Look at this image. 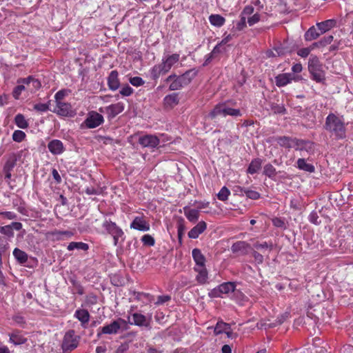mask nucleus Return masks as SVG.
Returning <instances> with one entry per match:
<instances>
[{"label": "nucleus", "instance_id": "f257e3e1", "mask_svg": "<svg viewBox=\"0 0 353 353\" xmlns=\"http://www.w3.org/2000/svg\"><path fill=\"white\" fill-rule=\"evenodd\" d=\"M325 129L336 139H343L346 137L344 121L334 113H330L326 117Z\"/></svg>", "mask_w": 353, "mask_h": 353}, {"label": "nucleus", "instance_id": "f03ea898", "mask_svg": "<svg viewBox=\"0 0 353 353\" xmlns=\"http://www.w3.org/2000/svg\"><path fill=\"white\" fill-rule=\"evenodd\" d=\"M308 70L312 79L316 82H322L325 80V72L323 65L319 58L316 56H311L308 61Z\"/></svg>", "mask_w": 353, "mask_h": 353}, {"label": "nucleus", "instance_id": "7ed1b4c3", "mask_svg": "<svg viewBox=\"0 0 353 353\" xmlns=\"http://www.w3.org/2000/svg\"><path fill=\"white\" fill-rule=\"evenodd\" d=\"M228 115L238 117L241 116V110L229 108L225 103H219L215 105L213 110L209 113V117L212 119H215L218 116L226 117Z\"/></svg>", "mask_w": 353, "mask_h": 353}, {"label": "nucleus", "instance_id": "20e7f679", "mask_svg": "<svg viewBox=\"0 0 353 353\" xmlns=\"http://www.w3.org/2000/svg\"><path fill=\"white\" fill-rule=\"evenodd\" d=\"M80 336L75 334L74 330L68 331L63 337L61 347L63 352H70L79 345Z\"/></svg>", "mask_w": 353, "mask_h": 353}, {"label": "nucleus", "instance_id": "39448f33", "mask_svg": "<svg viewBox=\"0 0 353 353\" xmlns=\"http://www.w3.org/2000/svg\"><path fill=\"white\" fill-rule=\"evenodd\" d=\"M163 137V134H160L159 137L154 134H145L139 137L138 143L143 148L153 149L160 144L161 138Z\"/></svg>", "mask_w": 353, "mask_h": 353}, {"label": "nucleus", "instance_id": "423d86ee", "mask_svg": "<svg viewBox=\"0 0 353 353\" xmlns=\"http://www.w3.org/2000/svg\"><path fill=\"white\" fill-rule=\"evenodd\" d=\"M99 110L101 113H105L108 119L110 121L124 110V104L119 102L104 108H100Z\"/></svg>", "mask_w": 353, "mask_h": 353}, {"label": "nucleus", "instance_id": "0eeeda50", "mask_svg": "<svg viewBox=\"0 0 353 353\" xmlns=\"http://www.w3.org/2000/svg\"><path fill=\"white\" fill-rule=\"evenodd\" d=\"M103 121V117L101 114L95 111H90L88 112L84 123L88 128H95L101 125Z\"/></svg>", "mask_w": 353, "mask_h": 353}, {"label": "nucleus", "instance_id": "6e6552de", "mask_svg": "<svg viewBox=\"0 0 353 353\" xmlns=\"http://www.w3.org/2000/svg\"><path fill=\"white\" fill-rule=\"evenodd\" d=\"M130 228L141 232L150 230V225L143 216H135L130 223Z\"/></svg>", "mask_w": 353, "mask_h": 353}, {"label": "nucleus", "instance_id": "1a4fd4ad", "mask_svg": "<svg viewBox=\"0 0 353 353\" xmlns=\"http://www.w3.org/2000/svg\"><path fill=\"white\" fill-rule=\"evenodd\" d=\"M57 110L54 112L62 117H74L75 112L73 111L72 105L69 103H57Z\"/></svg>", "mask_w": 353, "mask_h": 353}, {"label": "nucleus", "instance_id": "9d476101", "mask_svg": "<svg viewBox=\"0 0 353 353\" xmlns=\"http://www.w3.org/2000/svg\"><path fill=\"white\" fill-rule=\"evenodd\" d=\"M102 227L105 230L108 234L112 235H118L119 234H124L122 229L119 227L115 222L112 221L111 220L105 219Z\"/></svg>", "mask_w": 353, "mask_h": 353}, {"label": "nucleus", "instance_id": "9b49d317", "mask_svg": "<svg viewBox=\"0 0 353 353\" xmlns=\"http://www.w3.org/2000/svg\"><path fill=\"white\" fill-rule=\"evenodd\" d=\"M49 151L54 155H58L63 153L65 150L63 143L58 139H53L48 143Z\"/></svg>", "mask_w": 353, "mask_h": 353}, {"label": "nucleus", "instance_id": "f8f14e48", "mask_svg": "<svg viewBox=\"0 0 353 353\" xmlns=\"http://www.w3.org/2000/svg\"><path fill=\"white\" fill-rule=\"evenodd\" d=\"M119 73L117 70L110 72L108 77V85L110 90L115 91L120 86V81L119 79Z\"/></svg>", "mask_w": 353, "mask_h": 353}, {"label": "nucleus", "instance_id": "ddd939ff", "mask_svg": "<svg viewBox=\"0 0 353 353\" xmlns=\"http://www.w3.org/2000/svg\"><path fill=\"white\" fill-rule=\"evenodd\" d=\"M207 228V225L204 221H200L197 225L193 227L188 232V237L190 239H196L199 234L203 233Z\"/></svg>", "mask_w": 353, "mask_h": 353}, {"label": "nucleus", "instance_id": "4468645a", "mask_svg": "<svg viewBox=\"0 0 353 353\" xmlns=\"http://www.w3.org/2000/svg\"><path fill=\"white\" fill-rule=\"evenodd\" d=\"M132 322H130V324H134L137 326H144L146 327H150V322L147 320L146 316L143 314L139 313H134L132 315Z\"/></svg>", "mask_w": 353, "mask_h": 353}, {"label": "nucleus", "instance_id": "2eb2a0df", "mask_svg": "<svg viewBox=\"0 0 353 353\" xmlns=\"http://www.w3.org/2000/svg\"><path fill=\"white\" fill-rule=\"evenodd\" d=\"M314 143L309 141L299 140L297 139L296 141L295 149L300 151H306L307 152H311L314 150Z\"/></svg>", "mask_w": 353, "mask_h": 353}, {"label": "nucleus", "instance_id": "dca6fc26", "mask_svg": "<svg viewBox=\"0 0 353 353\" xmlns=\"http://www.w3.org/2000/svg\"><path fill=\"white\" fill-rule=\"evenodd\" d=\"M276 141L280 146L286 148H295L296 141H297V139H291L290 137L283 136L277 137Z\"/></svg>", "mask_w": 353, "mask_h": 353}, {"label": "nucleus", "instance_id": "f3484780", "mask_svg": "<svg viewBox=\"0 0 353 353\" xmlns=\"http://www.w3.org/2000/svg\"><path fill=\"white\" fill-rule=\"evenodd\" d=\"M165 81L166 83H170L169 85V90L171 91H175L183 88L180 81L177 79V75L176 74H172L168 76L165 79Z\"/></svg>", "mask_w": 353, "mask_h": 353}, {"label": "nucleus", "instance_id": "a211bd4d", "mask_svg": "<svg viewBox=\"0 0 353 353\" xmlns=\"http://www.w3.org/2000/svg\"><path fill=\"white\" fill-rule=\"evenodd\" d=\"M74 316L81 322L83 327H84L85 324H87L90 320V314L88 311L85 309L77 310Z\"/></svg>", "mask_w": 353, "mask_h": 353}, {"label": "nucleus", "instance_id": "6ab92c4d", "mask_svg": "<svg viewBox=\"0 0 353 353\" xmlns=\"http://www.w3.org/2000/svg\"><path fill=\"white\" fill-rule=\"evenodd\" d=\"M120 332V327L117 321H113L110 324L102 327V332L105 334H116Z\"/></svg>", "mask_w": 353, "mask_h": 353}, {"label": "nucleus", "instance_id": "aec40b11", "mask_svg": "<svg viewBox=\"0 0 353 353\" xmlns=\"http://www.w3.org/2000/svg\"><path fill=\"white\" fill-rule=\"evenodd\" d=\"M192 257L198 268L205 267V258L201 253V250L198 248H194L192 250Z\"/></svg>", "mask_w": 353, "mask_h": 353}, {"label": "nucleus", "instance_id": "412c9836", "mask_svg": "<svg viewBox=\"0 0 353 353\" xmlns=\"http://www.w3.org/2000/svg\"><path fill=\"white\" fill-rule=\"evenodd\" d=\"M183 212L187 219L192 223H195L199 219V212L198 210L190 209L188 206L183 208Z\"/></svg>", "mask_w": 353, "mask_h": 353}, {"label": "nucleus", "instance_id": "4be33fe9", "mask_svg": "<svg viewBox=\"0 0 353 353\" xmlns=\"http://www.w3.org/2000/svg\"><path fill=\"white\" fill-rule=\"evenodd\" d=\"M296 167L299 170L307 172L309 173H312L315 171L314 166L311 163H307L306 160L302 158H300L297 160Z\"/></svg>", "mask_w": 353, "mask_h": 353}, {"label": "nucleus", "instance_id": "5701e85b", "mask_svg": "<svg viewBox=\"0 0 353 353\" xmlns=\"http://www.w3.org/2000/svg\"><path fill=\"white\" fill-rule=\"evenodd\" d=\"M292 74L290 73H284L279 74L276 77V84L279 87H283L291 82Z\"/></svg>", "mask_w": 353, "mask_h": 353}, {"label": "nucleus", "instance_id": "b1692460", "mask_svg": "<svg viewBox=\"0 0 353 353\" xmlns=\"http://www.w3.org/2000/svg\"><path fill=\"white\" fill-rule=\"evenodd\" d=\"M17 161V156L14 153L11 154L5 163L3 168V172H12Z\"/></svg>", "mask_w": 353, "mask_h": 353}, {"label": "nucleus", "instance_id": "393cba45", "mask_svg": "<svg viewBox=\"0 0 353 353\" xmlns=\"http://www.w3.org/2000/svg\"><path fill=\"white\" fill-rule=\"evenodd\" d=\"M13 256L20 264L26 263L28 259V255L24 251L17 248L13 250Z\"/></svg>", "mask_w": 353, "mask_h": 353}, {"label": "nucleus", "instance_id": "a878e982", "mask_svg": "<svg viewBox=\"0 0 353 353\" xmlns=\"http://www.w3.org/2000/svg\"><path fill=\"white\" fill-rule=\"evenodd\" d=\"M178 96L179 94L175 92L165 96L163 99L165 105L171 108L177 105L179 101Z\"/></svg>", "mask_w": 353, "mask_h": 353}, {"label": "nucleus", "instance_id": "bb28decb", "mask_svg": "<svg viewBox=\"0 0 353 353\" xmlns=\"http://www.w3.org/2000/svg\"><path fill=\"white\" fill-rule=\"evenodd\" d=\"M209 21L214 26L221 27L224 25L225 19L220 14H214L209 17Z\"/></svg>", "mask_w": 353, "mask_h": 353}, {"label": "nucleus", "instance_id": "cd10ccee", "mask_svg": "<svg viewBox=\"0 0 353 353\" xmlns=\"http://www.w3.org/2000/svg\"><path fill=\"white\" fill-rule=\"evenodd\" d=\"M231 327L229 323H225L223 321H219L214 329L215 335H219L225 333L228 330H230Z\"/></svg>", "mask_w": 353, "mask_h": 353}, {"label": "nucleus", "instance_id": "c85d7f7f", "mask_svg": "<svg viewBox=\"0 0 353 353\" xmlns=\"http://www.w3.org/2000/svg\"><path fill=\"white\" fill-rule=\"evenodd\" d=\"M199 70L196 68H192L186 72H185L183 74H182L181 76L186 82L187 85H189L193 79L196 77V76L198 74Z\"/></svg>", "mask_w": 353, "mask_h": 353}, {"label": "nucleus", "instance_id": "c756f323", "mask_svg": "<svg viewBox=\"0 0 353 353\" xmlns=\"http://www.w3.org/2000/svg\"><path fill=\"white\" fill-rule=\"evenodd\" d=\"M194 270L198 272L199 274L196 276V281L201 284H203L208 279V272L205 267L203 268H194Z\"/></svg>", "mask_w": 353, "mask_h": 353}, {"label": "nucleus", "instance_id": "7c9ffc66", "mask_svg": "<svg viewBox=\"0 0 353 353\" xmlns=\"http://www.w3.org/2000/svg\"><path fill=\"white\" fill-rule=\"evenodd\" d=\"M14 123L18 128L21 129H26L29 126L28 121L22 114H17L15 116Z\"/></svg>", "mask_w": 353, "mask_h": 353}, {"label": "nucleus", "instance_id": "2f4dec72", "mask_svg": "<svg viewBox=\"0 0 353 353\" xmlns=\"http://www.w3.org/2000/svg\"><path fill=\"white\" fill-rule=\"evenodd\" d=\"M334 20H326L325 21L317 23L316 26L321 33L323 34L330 30L334 26Z\"/></svg>", "mask_w": 353, "mask_h": 353}, {"label": "nucleus", "instance_id": "473e14b6", "mask_svg": "<svg viewBox=\"0 0 353 353\" xmlns=\"http://www.w3.org/2000/svg\"><path fill=\"white\" fill-rule=\"evenodd\" d=\"M321 34V32H319L314 27H312L305 33L304 37L306 41H310L317 39Z\"/></svg>", "mask_w": 353, "mask_h": 353}, {"label": "nucleus", "instance_id": "72a5a7b5", "mask_svg": "<svg viewBox=\"0 0 353 353\" xmlns=\"http://www.w3.org/2000/svg\"><path fill=\"white\" fill-rule=\"evenodd\" d=\"M10 341L13 344L17 345L24 344L27 341V339L19 333H12L10 335Z\"/></svg>", "mask_w": 353, "mask_h": 353}, {"label": "nucleus", "instance_id": "f704fd0d", "mask_svg": "<svg viewBox=\"0 0 353 353\" xmlns=\"http://www.w3.org/2000/svg\"><path fill=\"white\" fill-rule=\"evenodd\" d=\"M67 249L69 251L73 250L74 249L86 251L89 249V245L88 244L83 242H71L68 244Z\"/></svg>", "mask_w": 353, "mask_h": 353}, {"label": "nucleus", "instance_id": "c9c22d12", "mask_svg": "<svg viewBox=\"0 0 353 353\" xmlns=\"http://www.w3.org/2000/svg\"><path fill=\"white\" fill-rule=\"evenodd\" d=\"M162 59L171 69L172 67L179 61V54L176 53L172 54V55H169L167 57H163Z\"/></svg>", "mask_w": 353, "mask_h": 353}, {"label": "nucleus", "instance_id": "e433bc0d", "mask_svg": "<svg viewBox=\"0 0 353 353\" xmlns=\"http://www.w3.org/2000/svg\"><path fill=\"white\" fill-rule=\"evenodd\" d=\"M261 167V160L259 159H254L250 164L248 168V172L250 174H254Z\"/></svg>", "mask_w": 353, "mask_h": 353}, {"label": "nucleus", "instance_id": "4c0bfd02", "mask_svg": "<svg viewBox=\"0 0 353 353\" xmlns=\"http://www.w3.org/2000/svg\"><path fill=\"white\" fill-rule=\"evenodd\" d=\"M263 174L270 179H274L276 176V171L272 164L268 163L263 168Z\"/></svg>", "mask_w": 353, "mask_h": 353}, {"label": "nucleus", "instance_id": "58836bf2", "mask_svg": "<svg viewBox=\"0 0 353 353\" xmlns=\"http://www.w3.org/2000/svg\"><path fill=\"white\" fill-rule=\"evenodd\" d=\"M219 288L221 289V292L222 294H228L230 292L234 291L235 289V285L234 283L232 282H226L223 283L219 285Z\"/></svg>", "mask_w": 353, "mask_h": 353}, {"label": "nucleus", "instance_id": "ea45409f", "mask_svg": "<svg viewBox=\"0 0 353 353\" xmlns=\"http://www.w3.org/2000/svg\"><path fill=\"white\" fill-rule=\"evenodd\" d=\"M185 221L183 218H179L177 221V234L179 241H181L182 236L184 234V231L185 230V226L184 225Z\"/></svg>", "mask_w": 353, "mask_h": 353}, {"label": "nucleus", "instance_id": "a19ab883", "mask_svg": "<svg viewBox=\"0 0 353 353\" xmlns=\"http://www.w3.org/2000/svg\"><path fill=\"white\" fill-rule=\"evenodd\" d=\"M8 247L7 240L3 237H0V265H2V255L6 253Z\"/></svg>", "mask_w": 353, "mask_h": 353}, {"label": "nucleus", "instance_id": "79ce46f5", "mask_svg": "<svg viewBox=\"0 0 353 353\" xmlns=\"http://www.w3.org/2000/svg\"><path fill=\"white\" fill-rule=\"evenodd\" d=\"M315 46H318L317 43H313V45L310 48H301L297 51V54L303 58H305L309 55L311 50H313Z\"/></svg>", "mask_w": 353, "mask_h": 353}, {"label": "nucleus", "instance_id": "37998d69", "mask_svg": "<svg viewBox=\"0 0 353 353\" xmlns=\"http://www.w3.org/2000/svg\"><path fill=\"white\" fill-rule=\"evenodd\" d=\"M26 137V133L22 130H15L12 134V139L18 143H21V141H23L25 139Z\"/></svg>", "mask_w": 353, "mask_h": 353}, {"label": "nucleus", "instance_id": "c03bdc74", "mask_svg": "<svg viewBox=\"0 0 353 353\" xmlns=\"http://www.w3.org/2000/svg\"><path fill=\"white\" fill-rule=\"evenodd\" d=\"M143 244L145 246H153L155 244L154 239L150 234H145L141 238Z\"/></svg>", "mask_w": 353, "mask_h": 353}, {"label": "nucleus", "instance_id": "a18cd8bd", "mask_svg": "<svg viewBox=\"0 0 353 353\" xmlns=\"http://www.w3.org/2000/svg\"><path fill=\"white\" fill-rule=\"evenodd\" d=\"M70 91L68 90L63 89L59 91H58L55 95L54 99L56 101V103H61V100L68 94Z\"/></svg>", "mask_w": 353, "mask_h": 353}, {"label": "nucleus", "instance_id": "49530a36", "mask_svg": "<svg viewBox=\"0 0 353 353\" xmlns=\"http://www.w3.org/2000/svg\"><path fill=\"white\" fill-rule=\"evenodd\" d=\"M230 195V190L226 187H223L219 192L217 194V197L220 201H225L227 200L228 196Z\"/></svg>", "mask_w": 353, "mask_h": 353}, {"label": "nucleus", "instance_id": "de8ad7c7", "mask_svg": "<svg viewBox=\"0 0 353 353\" xmlns=\"http://www.w3.org/2000/svg\"><path fill=\"white\" fill-rule=\"evenodd\" d=\"M0 232L8 237L14 236V232L10 225L0 227Z\"/></svg>", "mask_w": 353, "mask_h": 353}, {"label": "nucleus", "instance_id": "09e8293b", "mask_svg": "<svg viewBox=\"0 0 353 353\" xmlns=\"http://www.w3.org/2000/svg\"><path fill=\"white\" fill-rule=\"evenodd\" d=\"M228 39H223L219 43L214 46L211 53L216 56V54L221 53L223 52V44L226 43Z\"/></svg>", "mask_w": 353, "mask_h": 353}, {"label": "nucleus", "instance_id": "8fccbe9b", "mask_svg": "<svg viewBox=\"0 0 353 353\" xmlns=\"http://www.w3.org/2000/svg\"><path fill=\"white\" fill-rule=\"evenodd\" d=\"M152 79L157 80L162 74L157 65H154L150 70Z\"/></svg>", "mask_w": 353, "mask_h": 353}, {"label": "nucleus", "instance_id": "3c124183", "mask_svg": "<svg viewBox=\"0 0 353 353\" xmlns=\"http://www.w3.org/2000/svg\"><path fill=\"white\" fill-rule=\"evenodd\" d=\"M129 81L133 86L135 87L143 85L145 83V81L139 77H130Z\"/></svg>", "mask_w": 353, "mask_h": 353}, {"label": "nucleus", "instance_id": "603ef678", "mask_svg": "<svg viewBox=\"0 0 353 353\" xmlns=\"http://www.w3.org/2000/svg\"><path fill=\"white\" fill-rule=\"evenodd\" d=\"M33 108L37 112H45L49 110V103H37L34 105Z\"/></svg>", "mask_w": 353, "mask_h": 353}, {"label": "nucleus", "instance_id": "864d4df0", "mask_svg": "<svg viewBox=\"0 0 353 353\" xmlns=\"http://www.w3.org/2000/svg\"><path fill=\"white\" fill-rule=\"evenodd\" d=\"M25 90V85L19 84L17 85L13 91H12V96L15 99H18L22 92Z\"/></svg>", "mask_w": 353, "mask_h": 353}, {"label": "nucleus", "instance_id": "5fc2aeb1", "mask_svg": "<svg viewBox=\"0 0 353 353\" xmlns=\"http://www.w3.org/2000/svg\"><path fill=\"white\" fill-rule=\"evenodd\" d=\"M119 93L124 97H128L133 93V89L129 85L126 84L121 88Z\"/></svg>", "mask_w": 353, "mask_h": 353}, {"label": "nucleus", "instance_id": "6e6d98bb", "mask_svg": "<svg viewBox=\"0 0 353 353\" xmlns=\"http://www.w3.org/2000/svg\"><path fill=\"white\" fill-rule=\"evenodd\" d=\"M208 296L210 298L221 297L222 294L221 292V289L219 288V286L218 285L217 287H216L214 289H212V290H210V292H209V293H208Z\"/></svg>", "mask_w": 353, "mask_h": 353}, {"label": "nucleus", "instance_id": "4d7b16f0", "mask_svg": "<svg viewBox=\"0 0 353 353\" xmlns=\"http://www.w3.org/2000/svg\"><path fill=\"white\" fill-rule=\"evenodd\" d=\"M309 221L312 223H314L315 225H319L321 221L319 220V216L317 213L314 211L312 212L309 215Z\"/></svg>", "mask_w": 353, "mask_h": 353}, {"label": "nucleus", "instance_id": "13d9d810", "mask_svg": "<svg viewBox=\"0 0 353 353\" xmlns=\"http://www.w3.org/2000/svg\"><path fill=\"white\" fill-rule=\"evenodd\" d=\"M117 321L119 325L120 331H125L129 329L128 323L125 320H124L121 318H119L117 319Z\"/></svg>", "mask_w": 353, "mask_h": 353}, {"label": "nucleus", "instance_id": "bf43d9fd", "mask_svg": "<svg viewBox=\"0 0 353 353\" xmlns=\"http://www.w3.org/2000/svg\"><path fill=\"white\" fill-rule=\"evenodd\" d=\"M254 248L257 249V250H267V249H269L270 250H271L272 248V245H269L268 243L266 242H263V243H256L254 245Z\"/></svg>", "mask_w": 353, "mask_h": 353}, {"label": "nucleus", "instance_id": "052dcab7", "mask_svg": "<svg viewBox=\"0 0 353 353\" xmlns=\"http://www.w3.org/2000/svg\"><path fill=\"white\" fill-rule=\"evenodd\" d=\"M260 19V15L259 14L258 12L255 13L253 16L249 17L248 19V23L249 26H252L259 21Z\"/></svg>", "mask_w": 353, "mask_h": 353}, {"label": "nucleus", "instance_id": "680f3d73", "mask_svg": "<svg viewBox=\"0 0 353 353\" xmlns=\"http://www.w3.org/2000/svg\"><path fill=\"white\" fill-rule=\"evenodd\" d=\"M157 65L159 68L160 72H161L162 74H165L170 70V68L167 65V64L163 61V59L161 63L159 64H157Z\"/></svg>", "mask_w": 353, "mask_h": 353}, {"label": "nucleus", "instance_id": "e2e57ef3", "mask_svg": "<svg viewBox=\"0 0 353 353\" xmlns=\"http://www.w3.org/2000/svg\"><path fill=\"white\" fill-rule=\"evenodd\" d=\"M246 196L251 199H258L260 197V194L254 190H247L245 191Z\"/></svg>", "mask_w": 353, "mask_h": 353}, {"label": "nucleus", "instance_id": "0e129e2a", "mask_svg": "<svg viewBox=\"0 0 353 353\" xmlns=\"http://www.w3.org/2000/svg\"><path fill=\"white\" fill-rule=\"evenodd\" d=\"M0 215L7 219L12 220L17 219V214L13 212H1Z\"/></svg>", "mask_w": 353, "mask_h": 353}, {"label": "nucleus", "instance_id": "69168bd1", "mask_svg": "<svg viewBox=\"0 0 353 353\" xmlns=\"http://www.w3.org/2000/svg\"><path fill=\"white\" fill-rule=\"evenodd\" d=\"M171 299L170 296L169 295H161L159 296L157 298V301L156 302L157 305H162Z\"/></svg>", "mask_w": 353, "mask_h": 353}, {"label": "nucleus", "instance_id": "338daca9", "mask_svg": "<svg viewBox=\"0 0 353 353\" xmlns=\"http://www.w3.org/2000/svg\"><path fill=\"white\" fill-rule=\"evenodd\" d=\"M333 40V36L332 35H329V36H326V37H324L321 41H319L318 43V45L319 44L320 46H326L327 44H330Z\"/></svg>", "mask_w": 353, "mask_h": 353}, {"label": "nucleus", "instance_id": "774afa93", "mask_svg": "<svg viewBox=\"0 0 353 353\" xmlns=\"http://www.w3.org/2000/svg\"><path fill=\"white\" fill-rule=\"evenodd\" d=\"M232 191L234 196H241L243 194V188L239 185H234Z\"/></svg>", "mask_w": 353, "mask_h": 353}]
</instances>
